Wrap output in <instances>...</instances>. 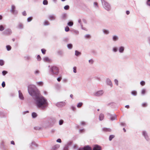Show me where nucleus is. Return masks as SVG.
<instances>
[{
  "label": "nucleus",
  "instance_id": "1",
  "mask_svg": "<svg viewBox=\"0 0 150 150\" xmlns=\"http://www.w3.org/2000/svg\"><path fill=\"white\" fill-rule=\"evenodd\" d=\"M28 90L29 94L34 99L35 105L38 108L44 110L48 106V103L47 99L40 95V91L35 85H29Z\"/></svg>",
  "mask_w": 150,
  "mask_h": 150
},
{
  "label": "nucleus",
  "instance_id": "2",
  "mask_svg": "<svg viewBox=\"0 0 150 150\" xmlns=\"http://www.w3.org/2000/svg\"><path fill=\"white\" fill-rule=\"evenodd\" d=\"M101 1L103 8L108 11H110L111 8L110 5L109 3L104 0H101Z\"/></svg>",
  "mask_w": 150,
  "mask_h": 150
},
{
  "label": "nucleus",
  "instance_id": "3",
  "mask_svg": "<svg viewBox=\"0 0 150 150\" xmlns=\"http://www.w3.org/2000/svg\"><path fill=\"white\" fill-rule=\"evenodd\" d=\"M49 72L52 75H57L59 72V70L58 67L53 66L50 67Z\"/></svg>",
  "mask_w": 150,
  "mask_h": 150
},
{
  "label": "nucleus",
  "instance_id": "4",
  "mask_svg": "<svg viewBox=\"0 0 150 150\" xmlns=\"http://www.w3.org/2000/svg\"><path fill=\"white\" fill-rule=\"evenodd\" d=\"M16 6L13 5H12L11 6V10L10 12L14 15H16L18 13V11L16 9Z\"/></svg>",
  "mask_w": 150,
  "mask_h": 150
},
{
  "label": "nucleus",
  "instance_id": "5",
  "mask_svg": "<svg viewBox=\"0 0 150 150\" xmlns=\"http://www.w3.org/2000/svg\"><path fill=\"white\" fill-rule=\"evenodd\" d=\"M142 134L147 141L149 142V141L150 139L147 132L146 131L144 130L142 131Z\"/></svg>",
  "mask_w": 150,
  "mask_h": 150
},
{
  "label": "nucleus",
  "instance_id": "6",
  "mask_svg": "<svg viewBox=\"0 0 150 150\" xmlns=\"http://www.w3.org/2000/svg\"><path fill=\"white\" fill-rule=\"evenodd\" d=\"M12 33V30L10 29H7L5 30L3 33V35H10Z\"/></svg>",
  "mask_w": 150,
  "mask_h": 150
},
{
  "label": "nucleus",
  "instance_id": "7",
  "mask_svg": "<svg viewBox=\"0 0 150 150\" xmlns=\"http://www.w3.org/2000/svg\"><path fill=\"white\" fill-rule=\"evenodd\" d=\"M104 93L103 90H100L95 93H94V95L95 96H99L102 95Z\"/></svg>",
  "mask_w": 150,
  "mask_h": 150
},
{
  "label": "nucleus",
  "instance_id": "8",
  "mask_svg": "<svg viewBox=\"0 0 150 150\" xmlns=\"http://www.w3.org/2000/svg\"><path fill=\"white\" fill-rule=\"evenodd\" d=\"M66 104V103L64 101H62L58 102L56 104V106L58 107H61L65 106Z\"/></svg>",
  "mask_w": 150,
  "mask_h": 150
},
{
  "label": "nucleus",
  "instance_id": "9",
  "mask_svg": "<svg viewBox=\"0 0 150 150\" xmlns=\"http://www.w3.org/2000/svg\"><path fill=\"white\" fill-rule=\"evenodd\" d=\"M24 28L23 24L21 23H19L17 25L16 28L18 29H22Z\"/></svg>",
  "mask_w": 150,
  "mask_h": 150
},
{
  "label": "nucleus",
  "instance_id": "10",
  "mask_svg": "<svg viewBox=\"0 0 150 150\" xmlns=\"http://www.w3.org/2000/svg\"><path fill=\"white\" fill-rule=\"evenodd\" d=\"M106 83L107 84L110 86L111 87H112V83L110 80V79H106Z\"/></svg>",
  "mask_w": 150,
  "mask_h": 150
},
{
  "label": "nucleus",
  "instance_id": "11",
  "mask_svg": "<svg viewBox=\"0 0 150 150\" xmlns=\"http://www.w3.org/2000/svg\"><path fill=\"white\" fill-rule=\"evenodd\" d=\"M125 50V47L123 46L120 47L118 48V51L119 53H122L124 52Z\"/></svg>",
  "mask_w": 150,
  "mask_h": 150
},
{
  "label": "nucleus",
  "instance_id": "12",
  "mask_svg": "<svg viewBox=\"0 0 150 150\" xmlns=\"http://www.w3.org/2000/svg\"><path fill=\"white\" fill-rule=\"evenodd\" d=\"M119 40V37L116 35H114L112 36V40L113 41L115 42Z\"/></svg>",
  "mask_w": 150,
  "mask_h": 150
},
{
  "label": "nucleus",
  "instance_id": "13",
  "mask_svg": "<svg viewBox=\"0 0 150 150\" xmlns=\"http://www.w3.org/2000/svg\"><path fill=\"white\" fill-rule=\"evenodd\" d=\"M19 97V98L21 100H23L24 99V97L23 96V95L20 90L18 91Z\"/></svg>",
  "mask_w": 150,
  "mask_h": 150
},
{
  "label": "nucleus",
  "instance_id": "14",
  "mask_svg": "<svg viewBox=\"0 0 150 150\" xmlns=\"http://www.w3.org/2000/svg\"><path fill=\"white\" fill-rule=\"evenodd\" d=\"M60 147V145L59 144L55 145L51 149V150H56L58 149Z\"/></svg>",
  "mask_w": 150,
  "mask_h": 150
},
{
  "label": "nucleus",
  "instance_id": "15",
  "mask_svg": "<svg viewBox=\"0 0 150 150\" xmlns=\"http://www.w3.org/2000/svg\"><path fill=\"white\" fill-rule=\"evenodd\" d=\"M93 150H101V148L100 146L96 145H94Z\"/></svg>",
  "mask_w": 150,
  "mask_h": 150
},
{
  "label": "nucleus",
  "instance_id": "16",
  "mask_svg": "<svg viewBox=\"0 0 150 150\" xmlns=\"http://www.w3.org/2000/svg\"><path fill=\"white\" fill-rule=\"evenodd\" d=\"M102 31L105 35H108L110 33V31L108 30L105 29H103L102 30Z\"/></svg>",
  "mask_w": 150,
  "mask_h": 150
},
{
  "label": "nucleus",
  "instance_id": "17",
  "mask_svg": "<svg viewBox=\"0 0 150 150\" xmlns=\"http://www.w3.org/2000/svg\"><path fill=\"white\" fill-rule=\"evenodd\" d=\"M43 60L44 62H50L51 60L49 59L48 57H45L43 58Z\"/></svg>",
  "mask_w": 150,
  "mask_h": 150
},
{
  "label": "nucleus",
  "instance_id": "18",
  "mask_svg": "<svg viewBox=\"0 0 150 150\" xmlns=\"http://www.w3.org/2000/svg\"><path fill=\"white\" fill-rule=\"evenodd\" d=\"M49 18L50 20H55L56 17L53 15H50L49 16Z\"/></svg>",
  "mask_w": 150,
  "mask_h": 150
},
{
  "label": "nucleus",
  "instance_id": "19",
  "mask_svg": "<svg viewBox=\"0 0 150 150\" xmlns=\"http://www.w3.org/2000/svg\"><path fill=\"white\" fill-rule=\"evenodd\" d=\"M84 150H92L91 147L88 145H86L83 147Z\"/></svg>",
  "mask_w": 150,
  "mask_h": 150
},
{
  "label": "nucleus",
  "instance_id": "20",
  "mask_svg": "<svg viewBox=\"0 0 150 150\" xmlns=\"http://www.w3.org/2000/svg\"><path fill=\"white\" fill-rule=\"evenodd\" d=\"M117 116L115 115H110V119L111 120L113 121L116 119Z\"/></svg>",
  "mask_w": 150,
  "mask_h": 150
},
{
  "label": "nucleus",
  "instance_id": "21",
  "mask_svg": "<svg viewBox=\"0 0 150 150\" xmlns=\"http://www.w3.org/2000/svg\"><path fill=\"white\" fill-rule=\"evenodd\" d=\"M104 116L103 114L102 113H101L100 114L99 117V119L100 121H102L104 118Z\"/></svg>",
  "mask_w": 150,
  "mask_h": 150
},
{
  "label": "nucleus",
  "instance_id": "22",
  "mask_svg": "<svg viewBox=\"0 0 150 150\" xmlns=\"http://www.w3.org/2000/svg\"><path fill=\"white\" fill-rule=\"evenodd\" d=\"M103 130L105 132H111V129H110L106 128H103Z\"/></svg>",
  "mask_w": 150,
  "mask_h": 150
},
{
  "label": "nucleus",
  "instance_id": "23",
  "mask_svg": "<svg viewBox=\"0 0 150 150\" xmlns=\"http://www.w3.org/2000/svg\"><path fill=\"white\" fill-rule=\"evenodd\" d=\"M37 116L38 115L35 112H33L32 113V117L33 118H35L36 117H37Z\"/></svg>",
  "mask_w": 150,
  "mask_h": 150
},
{
  "label": "nucleus",
  "instance_id": "24",
  "mask_svg": "<svg viewBox=\"0 0 150 150\" xmlns=\"http://www.w3.org/2000/svg\"><path fill=\"white\" fill-rule=\"evenodd\" d=\"M36 84L38 86H42L43 85V83L42 81L37 82L36 83Z\"/></svg>",
  "mask_w": 150,
  "mask_h": 150
},
{
  "label": "nucleus",
  "instance_id": "25",
  "mask_svg": "<svg viewBox=\"0 0 150 150\" xmlns=\"http://www.w3.org/2000/svg\"><path fill=\"white\" fill-rule=\"evenodd\" d=\"M67 17V14L66 13H63L62 15V19L63 20L65 19Z\"/></svg>",
  "mask_w": 150,
  "mask_h": 150
},
{
  "label": "nucleus",
  "instance_id": "26",
  "mask_svg": "<svg viewBox=\"0 0 150 150\" xmlns=\"http://www.w3.org/2000/svg\"><path fill=\"white\" fill-rule=\"evenodd\" d=\"M118 49L116 47H113L112 48V51L113 52H116L117 51Z\"/></svg>",
  "mask_w": 150,
  "mask_h": 150
},
{
  "label": "nucleus",
  "instance_id": "27",
  "mask_svg": "<svg viewBox=\"0 0 150 150\" xmlns=\"http://www.w3.org/2000/svg\"><path fill=\"white\" fill-rule=\"evenodd\" d=\"M78 23L80 24L81 25V28L83 30H85V28H84L83 26V25H82V23H81V19H79L78 21Z\"/></svg>",
  "mask_w": 150,
  "mask_h": 150
},
{
  "label": "nucleus",
  "instance_id": "28",
  "mask_svg": "<svg viewBox=\"0 0 150 150\" xmlns=\"http://www.w3.org/2000/svg\"><path fill=\"white\" fill-rule=\"evenodd\" d=\"M5 29L4 26L2 25H0V31H3Z\"/></svg>",
  "mask_w": 150,
  "mask_h": 150
},
{
  "label": "nucleus",
  "instance_id": "29",
  "mask_svg": "<svg viewBox=\"0 0 150 150\" xmlns=\"http://www.w3.org/2000/svg\"><path fill=\"white\" fill-rule=\"evenodd\" d=\"M67 25L70 27L72 26L73 25V23L72 21H69L67 23Z\"/></svg>",
  "mask_w": 150,
  "mask_h": 150
},
{
  "label": "nucleus",
  "instance_id": "30",
  "mask_svg": "<svg viewBox=\"0 0 150 150\" xmlns=\"http://www.w3.org/2000/svg\"><path fill=\"white\" fill-rule=\"evenodd\" d=\"M83 103L82 102H80L78 103V104L77 105V107L78 108H80L83 105Z\"/></svg>",
  "mask_w": 150,
  "mask_h": 150
},
{
  "label": "nucleus",
  "instance_id": "31",
  "mask_svg": "<svg viewBox=\"0 0 150 150\" xmlns=\"http://www.w3.org/2000/svg\"><path fill=\"white\" fill-rule=\"evenodd\" d=\"M67 47L69 49H71L72 48V45L71 44H69L67 45Z\"/></svg>",
  "mask_w": 150,
  "mask_h": 150
},
{
  "label": "nucleus",
  "instance_id": "32",
  "mask_svg": "<svg viewBox=\"0 0 150 150\" xmlns=\"http://www.w3.org/2000/svg\"><path fill=\"white\" fill-rule=\"evenodd\" d=\"M50 24V23L48 21H45L44 22V25H47Z\"/></svg>",
  "mask_w": 150,
  "mask_h": 150
},
{
  "label": "nucleus",
  "instance_id": "33",
  "mask_svg": "<svg viewBox=\"0 0 150 150\" xmlns=\"http://www.w3.org/2000/svg\"><path fill=\"white\" fill-rule=\"evenodd\" d=\"M6 48L8 51H9L11 50V47L10 45H7L6 46Z\"/></svg>",
  "mask_w": 150,
  "mask_h": 150
},
{
  "label": "nucleus",
  "instance_id": "34",
  "mask_svg": "<svg viewBox=\"0 0 150 150\" xmlns=\"http://www.w3.org/2000/svg\"><path fill=\"white\" fill-rule=\"evenodd\" d=\"M146 92V90L145 89H142L141 91V93L142 95H144Z\"/></svg>",
  "mask_w": 150,
  "mask_h": 150
},
{
  "label": "nucleus",
  "instance_id": "35",
  "mask_svg": "<svg viewBox=\"0 0 150 150\" xmlns=\"http://www.w3.org/2000/svg\"><path fill=\"white\" fill-rule=\"evenodd\" d=\"M40 73V71L38 70H36L34 71V74L36 75H38Z\"/></svg>",
  "mask_w": 150,
  "mask_h": 150
},
{
  "label": "nucleus",
  "instance_id": "36",
  "mask_svg": "<svg viewBox=\"0 0 150 150\" xmlns=\"http://www.w3.org/2000/svg\"><path fill=\"white\" fill-rule=\"evenodd\" d=\"M4 62L3 60L0 59V65L3 66L4 64Z\"/></svg>",
  "mask_w": 150,
  "mask_h": 150
},
{
  "label": "nucleus",
  "instance_id": "37",
  "mask_svg": "<svg viewBox=\"0 0 150 150\" xmlns=\"http://www.w3.org/2000/svg\"><path fill=\"white\" fill-rule=\"evenodd\" d=\"M131 94L133 96H136L137 95V92L136 91H133L131 92Z\"/></svg>",
  "mask_w": 150,
  "mask_h": 150
},
{
  "label": "nucleus",
  "instance_id": "38",
  "mask_svg": "<svg viewBox=\"0 0 150 150\" xmlns=\"http://www.w3.org/2000/svg\"><path fill=\"white\" fill-rule=\"evenodd\" d=\"M93 6L96 8H98V3L96 2H94L93 3Z\"/></svg>",
  "mask_w": 150,
  "mask_h": 150
},
{
  "label": "nucleus",
  "instance_id": "39",
  "mask_svg": "<svg viewBox=\"0 0 150 150\" xmlns=\"http://www.w3.org/2000/svg\"><path fill=\"white\" fill-rule=\"evenodd\" d=\"M81 54V53L80 52H79L77 50H76L75 51V55L76 56H78L80 55Z\"/></svg>",
  "mask_w": 150,
  "mask_h": 150
},
{
  "label": "nucleus",
  "instance_id": "40",
  "mask_svg": "<svg viewBox=\"0 0 150 150\" xmlns=\"http://www.w3.org/2000/svg\"><path fill=\"white\" fill-rule=\"evenodd\" d=\"M114 82L117 86H118V81L117 79H115L114 80Z\"/></svg>",
  "mask_w": 150,
  "mask_h": 150
},
{
  "label": "nucleus",
  "instance_id": "41",
  "mask_svg": "<svg viewBox=\"0 0 150 150\" xmlns=\"http://www.w3.org/2000/svg\"><path fill=\"white\" fill-rule=\"evenodd\" d=\"M69 146L67 145H66L64 146L63 150H68Z\"/></svg>",
  "mask_w": 150,
  "mask_h": 150
},
{
  "label": "nucleus",
  "instance_id": "42",
  "mask_svg": "<svg viewBox=\"0 0 150 150\" xmlns=\"http://www.w3.org/2000/svg\"><path fill=\"white\" fill-rule=\"evenodd\" d=\"M114 137V136L113 135H111L109 137V140L110 141H111L112 139Z\"/></svg>",
  "mask_w": 150,
  "mask_h": 150
},
{
  "label": "nucleus",
  "instance_id": "43",
  "mask_svg": "<svg viewBox=\"0 0 150 150\" xmlns=\"http://www.w3.org/2000/svg\"><path fill=\"white\" fill-rule=\"evenodd\" d=\"M140 84L142 86H144L145 84V82L144 81H142L140 82Z\"/></svg>",
  "mask_w": 150,
  "mask_h": 150
},
{
  "label": "nucleus",
  "instance_id": "44",
  "mask_svg": "<svg viewBox=\"0 0 150 150\" xmlns=\"http://www.w3.org/2000/svg\"><path fill=\"white\" fill-rule=\"evenodd\" d=\"M43 4L44 5H47L48 4V1L47 0H44L43 2Z\"/></svg>",
  "mask_w": 150,
  "mask_h": 150
},
{
  "label": "nucleus",
  "instance_id": "45",
  "mask_svg": "<svg viewBox=\"0 0 150 150\" xmlns=\"http://www.w3.org/2000/svg\"><path fill=\"white\" fill-rule=\"evenodd\" d=\"M69 6L68 5H66L64 7V8L65 10H68L69 9Z\"/></svg>",
  "mask_w": 150,
  "mask_h": 150
},
{
  "label": "nucleus",
  "instance_id": "46",
  "mask_svg": "<svg viewBox=\"0 0 150 150\" xmlns=\"http://www.w3.org/2000/svg\"><path fill=\"white\" fill-rule=\"evenodd\" d=\"M73 72L75 73H76L77 72L76 70V67H73Z\"/></svg>",
  "mask_w": 150,
  "mask_h": 150
},
{
  "label": "nucleus",
  "instance_id": "47",
  "mask_svg": "<svg viewBox=\"0 0 150 150\" xmlns=\"http://www.w3.org/2000/svg\"><path fill=\"white\" fill-rule=\"evenodd\" d=\"M71 108L72 110L73 111H74L76 109L75 107L74 106H71Z\"/></svg>",
  "mask_w": 150,
  "mask_h": 150
},
{
  "label": "nucleus",
  "instance_id": "48",
  "mask_svg": "<svg viewBox=\"0 0 150 150\" xmlns=\"http://www.w3.org/2000/svg\"><path fill=\"white\" fill-rule=\"evenodd\" d=\"M69 29L68 26H66L65 28V30L66 32H68L69 31Z\"/></svg>",
  "mask_w": 150,
  "mask_h": 150
},
{
  "label": "nucleus",
  "instance_id": "49",
  "mask_svg": "<svg viewBox=\"0 0 150 150\" xmlns=\"http://www.w3.org/2000/svg\"><path fill=\"white\" fill-rule=\"evenodd\" d=\"M32 17H28L27 19V21L28 22H30L31 21H32Z\"/></svg>",
  "mask_w": 150,
  "mask_h": 150
},
{
  "label": "nucleus",
  "instance_id": "50",
  "mask_svg": "<svg viewBox=\"0 0 150 150\" xmlns=\"http://www.w3.org/2000/svg\"><path fill=\"white\" fill-rule=\"evenodd\" d=\"M7 73V72L6 71H3L2 72V74L3 76H5Z\"/></svg>",
  "mask_w": 150,
  "mask_h": 150
},
{
  "label": "nucleus",
  "instance_id": "51",
  "mask_svg": "<svg viewBox=\"0 0 150 150\" xmlns=\"http://www.w3.org/2000/svg\"><path fill=\"white\" fill-rule=\"evenodd\" d=\"M142 106L143 107H145L147 106V104L146 103H142Z\"/></svg>",
  "mask_w": 150,
  "mask_h": 150
},
{
  "label": "nucleus",
  "instance_id": "52",
  "mask_svg": "<svg viewBox=\"0 0 150 150\" xmlns=\"http://www.w3.org/2000/svg\"><path fill=\"white\" fill-rule=\"evenodd\" d=\"M63 122V121L62 120H60L59 121V124L60 125H62Z\"/></svg>",
  "mask_w": 150,
  "mask_h": 150
},
{
  "label": "nucleus",
  "instance_id": "53",
  "mask_svg": "<svg viewBox=\"0 0 150 150\" xmlns=\"http://www.w3.org/2000/svg\"><path fill=\"white\" fill-rule=\"evenodd\" d=\"M41 51L42 54H45V53L46 50L44 49H41Z\"/></svg>",
  "mask_w": 150,
  "mask_h": 150
},
{
  "label": "nucleus",
  "instance_id": "54",
  "mask_svg": "<svg viewBox=\"0 0 150 150\" xmlns=\"http://www.w3.org/2000/svg\"><path fill=\"white\" fill-rule=\"evenodd\" d=\"M37 59L38 61H40L41 60V58L39 55L37 56Z\"/></svg>",
  "mask_w": 150,
  "mask_h": 150
},
{
  "label": "nucleus",
  "instance_id": "55",
  "mask_svg": "<svg viewBox=\"0 0 150 150\" xmlns=\"http://www.w3.org/2000/svg\"><path fill=\"white\" fill-rule=\"evenodd\" d=\"M3 88H4L5 86V82L3 81L1 84Z\"/></svg>",
  "mask_w": 150,
  "mask_h": 150
},
{
  "label": "nucleus",
  "instance_id": "56",
  "mask_svg": "<svg viewBox=\"0 0 150 150\" xmlns=\"http://www.w3.org/2000/svg\"><path fill=\"white\" fill-rule=\"evenodd\" d=\"M62 79V78L61 77H59L57 79V81H58V82H59L61 81V80Z\"/></svg>",
  "mask_w": 150,
  "mask_h": 150
},
{
  "label": "nucleus",
  "instance_id": "57",
  "mask_svg": "<svg viewBox=\"0 0 150 150\" xmlns=\"http://www.w3.org/2000/svg\"><path fill=\"white\" fill-rule=\"evenodd\" d=\"M146 4L148 6H150V0H148Z\"/></svg>",
  "mask_w": 150,
  "mask_h": 150
},
{
  "label": "nucleus",
  "instance_id": "58",
  "mask_svg": "<svg viewBox=\"0 0 150 150\" xmlns=\"http://www.w3.org/2000/svg\"><path fill=\"white\" fill-rule=\"evenodd\" d=\"M57 142H59L60 143L61 142V140L60 139H58L57 140Z\"/></svg>",
  "mask_w": 150,
  "mask_h": 150
},
{
  "label": "nucleus",
  "instance_id": "59",
  "mask_svg": "<svg viewBox=\"0 0 150 150\" xmlns=\"http://www.w3.org/2000/svg\"><path fill=\"white\" fill-rule=\"evenodd\" d=\"M89 62L91 64H92L93 62V61L92 59H90L89 60Z\"/></svg>",
  "mask_w": 150,
  "mask_h": 150
},
{
  "label": "nucleus",
  "instance_id": "60",
  "mask_svg": "<svg viewBox=\"0 0 150 150\" xmlns=\"http://www.w3.org/2000/svg\"><path fill=\"white\" fill-rule=\"evenodd\" d=\"M85 38H89L90 37V35H88V34H87V35H86L85 36Z\"/></svg>",
  "mask_w": 150,
  "mask_h": 150
},
{
  "label": "nucleus",
  "instance_id": "61",
  "mask_svg": "<svg viewBox=\"0 0 150 150\" xmlns=\"http://www.w3.org/2000/svg\"><path fill=\"white\" fill-rule=\"evenodd\" d=\"M81 124L82 125H86V122L84 121L81 122Z\"/></svg>",
  "mask_w": 150,
  "mask_h": 150
},
{
  "label": "nucleus",
  "instance_id": "62",
  "mask_svg": "<svg viewBox=\"0 0 150 150\" xmlns=\"http://www.w3.org/2000/svg\"><path fill=\"white\" fill-rule=\"evenodd\" d=\"M22 14L24 16H25L26 15V12L25 11H23L22 13Z\"/></svg>",
  "mask_w": 150,
  "mask_h": 150
},
{
  "label": "nucleus",
  "instance_id": "63",
  "mask_svg": "<svg viewBox=\"0 0 150 150\" xmlns=\"http://www.w3.org/2000/svg\"><path fill=\"white\" fill-rule=\"evenodd\" d=\"M120 125L121 126H124L125 125V124L124 122H121Z\"/></svg>",
  "mask_w": 150,
  "mask_h": 150
},
{
  "label": "nucleus",
  "instance_id": "64",
  "mask_svg": "<svg viewBox=\"0 0 150 150\" xmlns=\"http://www.w3.org/2000/svg\"><path fill=\"white\" fill-rule=\"evenodd\" d=\"M78 150H84L83 147H81L79 148Z\"/></svg>",
  "mask_w": 150,
  "mask_h": 150
}]
</instances>
